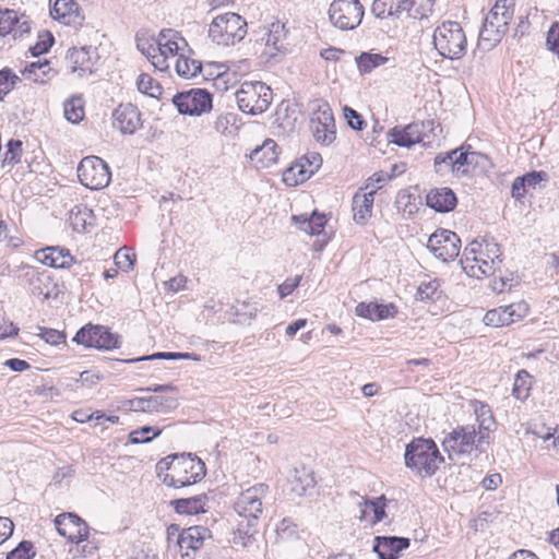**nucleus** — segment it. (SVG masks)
<instances>
[{"instance_id":"nucleus-1","label":"nucleus","mask_w":559,"mask_h":559,"mask_svg":"<svg viewBox=\"0 0 559 559\" xmlns=\"http://www.w3.org/2000/svg\"><path fill=\"white\" fill-rule=\"evenodd\" d=\"M157 477L164 485L183 488L202 480L206 474L204 462L191 453L173 454L156 464Z\"/></svg>"},{"instance_id":"nucleus-2","label":"nucleus","mask_w":559,"mask_h":559,"mask_svg":"<svg viewBox=\"0 0 559 559\" xmlns=\"http://www.w3.org/2000/svg\"><path fill=\"white\" fill-rule=\"evenodd\" d=\"M460 263L471 277L495 276L501 272L502 251L493 238L474 240L465 247Z\"/></svg>"},{"instance_id":"nucleus-3","label":"nucleus","mask_w":559,"mask_h":559,"mask_svg":"<svg viewBox=\"0 0 559 559\" xmlns=\"http://www.w3.org/2000/svg\"><path fill=\"white\" fill-rule=\"evenodd\" d=\"M404 459L406 467L424 477L432 476L444 461L435 441L424 438L406 445Z\"/></svg>"},{"instance_id":"nucleus-4","label":"nucleus","mask_w":559,"mask_h":559,"mask_svg":"<svg viewBox=\"0 0 559 559\" xmlns=\"http://www.w3.org/2000/svg\"><path fill=\"white\" fill-rule=\"evenodd\" d=\"M432 39L435 48L443 58L456 60L466 52V35L457 22L447 21L437 26Z\"/></svg>"},{"instance_id":"nucleus-5","label":"nucleus","mask_w":559,"mask_h":559,"mask_svg":"<svg viewBox=\"0 0 559 559\" xmlns=\"http://www.w3.org/2000/svg\"><path fill=\"white\" fill-rule=\"evenodd\" d=\"M246 35V20L234 12L215 16L209 25V37L219 46H234L241 41Z\"/></svg>"},{"instance_id":"nucleus-6","label":"nucleus","mask_w":559,"mask_h":559,"mask_svg":"<svg viewBox=\"0 0 559 559\" xmlns=\"http://www.w3.org/2000/svg\"><path fill=\"white\" fill-rule=\"evenodd\" d=\"M271 504L270 486L264 483L254 484L243 489L237 497L234 508L238 515L258 523L263 510Z\"/></svg>"},{"instance_id":"nucleus-7","label":"nucleus","mask_w":559,"mask_h":559,"mask_svg":"<svg viewBox=\"0 0 559 559\" xmlns=\"http://www.w3.org/2000/svg\"><path fill=\"white\" fill-rule=\"evenodd\" d=\"M187 45L186 39L174 29H162L156 39V45H148L147 59L152 66L160 71L169 70V58L178 57L181 45Z\"/></svg>"},{"instance_id":"nucleus-8","label":"nucleus","mask_w":559,"mask_h":559,"mask_svg":"<svg viewBox=\"0 0 559 559\" xmlns=\"http://www.w3.org/2000/svg\"><path fill=\"white\" fill-rule=\"evenodd\" d=\"M272 90L259 81H246L236 92V100L242 112L259 115L264 112L272 102Z\"/></svg>"},{"instance_id":"nucleus-9","label":"nucleus","mask_w":559,"mask_h":559,"mask_svg":"<svg viewBox=\"0 0 559 559\" xmlns=\"http://www.w3.org/2000/svg\"><path fill=\"white\" fill-rule=\"evenodd\" d=\"M450 167L459 176L475 173L478 168L485 170L489 164L488 157L478 152H464L454 150L445 154H439L435 158V166L441 171V166Z\"/></svg>"},{"instance_id":"nucleus-10","label":"nucleus","mask_w":559,"mask_h":559,"mask_svg":"<svg viewBox=\"0 0 559 559\" xmlns=\"http://www.w3.org/2000/svg\"><path fill=\"white\" fill-rule=\"evenodd\" d=\"M512 16L513 10L502 9L496 4L493 5L486 15L479 32V43L484 45L485 49H491L501 41L508 31Z\"/></svg>"},{"instance_id":"nucleus-11","label":"nucleus","mask_w":559,"mask_h":559,"mask_svg":"<svg viewBox=\"0 0 559 559\" xmlns=\"http://www.w3.org/2000/svg\"><path fill=\"white\" fill-rule=\"evenodd\" d=\"M478 432L475 425L460 426L453 429L442 441V448L451 461L469 454L478 445Z\"/></svg>"},{"instance_id":"nucleus-12","label":"nucleus","mask_w":559,"mask_h":559,"mask_svg":"<svg viewBox=\"0 0 559 559\" xmlns=\"http://www.w3.org/2000/svg\"><path fill=\"white\" fill-rule=\"evenodd\" d=\"M78 177L86 188L98 190L109 185L111 175L108 165L102 158L87 156L78 166Z\"/></svg>"},{"instance_id":"nucleus-13","label":"nucleus","mask_w":559,"mask_h":559,"mask_svg":"<svg viewBox=\"0 0 559 559\" xmlns=\"http://www.w3.org/2000/svg\"><path fill=\"white\" fill-rule=\"evenodd\" d=\"M362 16L364 7L358 0H334L329 8V19L340 29L357 27Z\"/></svg>"},{"instance_id":"nucleus-14","label":"nucleus","mask_w":559,"mask_h":559,"mask_svg":"<svg viewBox=\"0 0 559 559\" xmlns=\"http://www.w3.org/2000/svg\"><path fill=\"white\" fill-rule=\"evenodd\" d=\"M174 105L183 115L200 116L212 108V95L202 88H193L174 96Z\"/></svg>"},{"instance_id":"nucleus-15","label":"nucleus","mask_w":559,"mask_h":559,"mask_svg":"<svg viewBox=\"0 0 559 559\" xmlns=\"http://www.w3.org/2000/svg\"><path fill=\"white\" fill-rule=\"evenodd\" d=\"M73 341L86 347L98 349L118 348L120 344L118 335L110 333L105 326L92 324L81 328Z\"/></svg>"},{"instance_id":"nucleus-16","label":"nucleus","mask_w":559,"mask_h":559,"mask_svg":"<svg viewBox=\"0 0 559 559\" xmlns=\"http://www.w3.org/2000/svg\"><path fill=\"white\" fill-rule=\"evenodd\" d=\"M427 248L436 258L447 262L459 255L461 240L455 233L439 229L428 238Z\"/></svg>"},{"instance_id":"nucleus-17","label":"nucleus","mask_w":559,"mask_h":559,"mask_svg":"<svg viewBox=\"0 0 559 559\" xmlns=\"http://www.w3.org/2000/svg\"><path fill=\"white\" fill-rule=\"evenodd\" d=\"M310 130L316 141L322 145H329L335 140V120L332 109L328 105L320 106L312 114Z\"/></svg>"},{"instance_id":"nucleus-18","label":"nucleus","mask_w":559,"mask_h":559,"mask_svg":"<svg viewBox=\"0 0 559 559\" xmlns=\"http://www.w3.org/2000/svg\"><path fill=\"white\" fill-rule=\"evenodd\" d=\"M98 59L97 49L92 46L73 47L68 50L66 56L70 72L78 73L81 78L90 75L95 71Z\"/></svg>"},{"instance_id":"nucleus-19","label":"nucleus","mask_w":559,"mask_h":559,"mask_svg":"<svg viewBox=\"0 0 559 559\" xmlns=\"http://www.w3.org/2000/svg\"><path fill=\"white\" fill-rule=\"evenodd\" d=\"M321 165V155L317 152H309L284 173V181L290 186L301 183L309 179Z\"/></svg>"},{"instance_id":"nucleus-20","label":"nucleus","mask_w":559,"mask_h":559,"mask_svg":"<svg viewBox=\"0 0 559 559\" xmlns=\"http://www.w3.org/2000/svg\"><path fill=\"white\" fill-rule=\"evenodd\" d=\"M528 309V305L525 301L498 307L486 312L484 322L486 325L495 328L510 325L524 318Z\"/></svg>"},{"instance_id":"nucleus-21","label":"nucleus","mask_w":559,"mask_h":559,"mask_svg":"<svg viewBox=\"0 0 559 559\" xmlns=\"http://www.w3.org/2000/svg\"><path fill=\"white\" fill-rule=\"evenodd\" d=\"M58 533L69 542L79 545L88 537L90 528L84 520L74 513H62L55 519Z\"/></svg>"},{"instance_id":"nucleus-22","label":"nucleus","mask_w":559,"mask_h":559,"mask_svg":"<svg viewBox=\"0 0 559 559\" xmlns=\"http://www.w3.org/2000/svg\"><path fill=\"white\" fill-rule=\"evenodd\" d=\"M287 31L285 25L280 21H274L267 25H264L260 29L259 39L264 43V50L262 55L269 59L275 58L280 52L285 49V40Z\"/></svg>"},{"instance_id":"nucleus-23","label":"nucleus","mask_w":559,"mask_h":559,"mask_svg":"<svg viewBox=\"0 0 559 559\" xmlns=\"http://www.w3.org/2000/svg\"><path fill=\"white\" fill-rule=\"evenodd\" d=\"M31 32V20L27 15L14 10L0 11V36L22 39Z\"/></svg>"},{"instance_id":"nucleus-24","label":"nucleus","mask_w":559,"mask_h":559,"mask_svg":"<svg viewBox=\"0 0 559 559\" xmlns=\"http://www.w3.org/2000/svg\"><path fill=\"white\" fill-rule=\"evenodd\" d=\"M112 119L114 127L122 134H133L142 127L141 114L130 103L119 105L112 112Z\"/></svg>"},{"instance_id":"nucleus-25","label":"nucleus","mask_w":559,"mask_h":559,"mask_svg":"<svg viewBox=\"0 0 559 559\" xmlns=\"http://www.w3.org/2000/svg\"><path fill=\"white\" fill-rule=\"evenodd\" d=\"M207 532L203 526H191L179 534L177 545L182 559H194L193 554L202 547Z\"/></svg>"},{"instance_id":"nucleus-26","label":"nucleus","mask_w":559,"mask_h":559,"mask_svg":"<svg viewBox=\"0 0 559 559\" xmlns=\"http://www.w3.org/2000/svg\"><path fill=\"white\" fill-rule=\"evenodd\" d=\"M50 15L68 26H81L84 22V15L74 0H56L50 10Z\"/></svg>"},{"instance_id":"nucleus-27","label":"nucleus","mask_w":559,"mask_h":559,"mask_svg":"<svg viewBox=\"0 0 559 559\" xmlns=\"http://www.w3.org/2000/svg\"><path fill=\"white\" fill-rule=\"evenodd\" d=\"M409 539L396 536H378L374 538L373 551L379 559H396L400 551L409 547Z\"/></svg>"},{"instance_id":"nucleus-28","label":"nucleus","mask_w":559,"mask_h":559,"mask_svg":"<svg viewBox=\"0 0 559 559\" xmlns=\"http://www.w3.org/2000/svg\"><path fill=\"white\" fill-rule=\"evenodd\" d=\"M36 258L41 263L55 269L70 267L74 260L70 251L61 247H47L38 250Z\"/></svg>"},{"instance_id":"nucleus-29","label":"nucleus","mask_w":559,"mask_h":559,"mask_svg":"<svg viewBox=\"0 0 559 559\" xmlns=\"http://www.w3.org/2000/svg\"><path fill=\"white\" fill-rule=\"evenodd\" d=\"M429 207L440 213L451 212L457 203L455 193L448 187L435 188L426 195Z\"/></svg>"},{"instance_id":"nucleus-30","label":"nucleus","mask_w":559,"mask_h":559,"mask_svg":"<svg viewBox=\"0 0 559 559\" xmlns=\"http://www.w3.org/2000/svg\"><path fill=\"white\" fill-rule=\"evenodd\" d=\"M26 276L28 277L32 295L49 299L55 294L56 285L47 272H38L32 269L26 273Z\"/></svg>"},{"instance_id":"nucleus-31","label":"nucleus","mask_w":559,"mask_h":559,"mask_svg":"<svg viewBox=\"0 0 559 559\" xmlns=\"http://www.w3.org/2000/svg\"><path fill=\"white\" fill-rule=\"evenodd\" d=\"M376 190L369 192H357L353 197L354 221L357 224H365L372 214Z\"/></svg>"},{"instance_id":"nucleus-32","label":"nucleus","mask_w":559,"mask_h":559,"mask_svg":"<svg viewBox=\"0 0 559 559\" xmlns=\"http://www.w3.org/2000/svg\"><path fill=\"white\" fill-rule=\"evenodd\" d=\"M423 132L418 123H411L403 129L393 128L390 131V142L404 147H409L421 142Z\"/></svg>"},{"instance_id":"nucleus-33","label":"nucleus","mask_w":559,"mask_h":559,"mask_svg":"<svg viewBox=\"0 0 559 559\" xmlns=\"http://www.w3.org/2000/svg\"><path fill=\"white\" fill-rule=\"evenodd\" d=\"M209 498L205 493H200L190 498H181L170 501L175 511L179 514L193 515L206 512Z\"/></svg>"},{"instance_id":"nucleus-34","label":"nucleus","mask_w":559,"mask_h":559,"mask_svg":"<svg viewBox=\"0 0 559 559\" xmlns=\"http://www.w3.org/2000/svg\"><path fill=\"white\" fill-rule=\"evenodd\" d=\"M139 402L138 412L142 413H166L177 407V400L159 395L136 397Z\"/></svg>"},{"instance_id":"nucleus-35","label":"nucleus","mask_w":559,"mask_h":559,"mask_svg":"<svg viewBox=\"0 0 559 559\" xmlns=\"http://www.w3.org/2000/svg\"><path fill=\"white\" fill-rule=\"evenodd\" d=\"M69 223L74 231L87 233L95 225V215L86 205H76L70 212Z\"/></svg>"},{"instance_id":"nucleus-36","label":"nucleus","mask_w":559,"mask_h":559,"mask_svg":"<svg viewBox=\"0 0 559 559\" xmlns=\"http://www.w3.org/2000/svg\"><path fill=\"white\" fill-rule=\"evenodd\" d=\"M406 0H373L372 14L378 19H400L405 14Z\"/></svg>"},{"instance_id":"nucleus-37","label":"nucleus","mask_w":559,"mask_h":559,"mask_svg":"<svg viewBox=\"0 0 559 559\" xmlns=\"http://www.w3.org/2000/svg\"><path fill=\"white\" fill-rule=\"evenodd\" d=\"M475 415L478 426V443H487L489 432L495 428V418L492 412L486 404H477L475 407Z\"/></svg>"},{"instance_id":"nucleus-38","label":"nucleus","mask_w":559,"mask_h":559,"mask_svg":"<svg viewBox=\"0 0 559 559\" xmlns=\"http://www.w3.org/2000/svg\"><path fill=\"white\" fill-rule=\"evenodd\" d=\"M277 147L274 140L266 139L261 146L255 147L250 153V159L260 165V167H269L276 163L278 158Z\"/></svg>"},{"instance_id":"nucleus-39","label":"nucleus","mask_w":559,"mask_h":559,"mask_svg":"<svg viewBox=\"0 0 559 559\" xmlns=\"http://www.w3.org/2000/svg\"><path fill=\"white\" fill-rule=\"evenodd\" d=\"M23 75L29 81L44 84L56 75V71L48 61L33 62L24 69Z\"/></svg>"},{"instance_id":"nucleus-40","label":"nucleus","mask_w":559,"mask_h":559,"mask_svg":"<svg viewBox=\"0 0 559 559\" xmlns=\"http://www.w3.org/2000/svg\"><path fill=\"white\" fill-rule=\"evenodd\" d=\"M544 175L542 171H532L515 178L512 183V197L516 200L523 198L528 189H534L543 180Z\"/></svg>"},{"instance_id":"nucleus-41","label":"nucleus","mask_w":559,"mask_h":559,"mask_svg":"<svg viewBox=\"0 0 559 559\" xmlns=\"http://www.w3.org/2000/svg\"><path fill=\"white\" fill-rule=\"evenodd\" d=\"M293 219L299 224V228L311 235H320L326 224L325 215L313 213L309 218L307 216H293Z\"/></svg>"},{"instance_id":"nucleus-42","label":"nucleus","mask_w":559,"mask_h":559,"mask_svg":"<svg viewBox=\"0 0 559 559\" xmlns=\"http://www.w3.org/2000/svg\"><path fill=\"white\" fill-rule=\"evenodd\" d=\"M316 485L312 473L307 471L305 467L295 468L294 475L290 479L292 490L298 496H302L310 488Z\"/></svg>"},{"instance_id":"nucleus-43","label":"nucleus","mask_w":559,"mask_h":559,"mask_svg":"<svg viewBox=\"0 0 559 559\" xmlns=\"http://www.w3.org/2000/svg\"><path fill=\"white\" fill-rule=\"evenodd\" d=\"M355 60L359 72L361 74H368L376 68L385 64L389 58L381 53L361 52Z\"/></svg>"},{"instance_id":"nucleus-44","label":"nucleus","mask_w":559,"mask_h":559,"mask_svg":"<svg viewBox=\"0 0 559 559\" xmlns=\"http://www.w3.org/2000/svg\"><path fill=\"white\" fill-rule=\"evenodd\" d=\"M175 69L179 76L191 79L201 72L202 63L197 59H191L183 55H179L176 59Z\"/></svg>"},{"instance_id":"nucleus-45","label":"nucleus","mask_w":559,"mask_h":559,"mask_svg":"<svg viewBox=\"0 0 559 559\" xmlns=\"http://www.w3.org/2000/svg\"><path fill=\"white\" fill-rule=\"evenodd\" d=\"M64 118L71 123H79L84 118L83 99L80 96H72L63 104Z\"/></svg>"},{"instance_id":"nucleus-46","label":"nucleus","mask_w":559,"mask_h":559,"mask_svg":"<svg viewBox=\"0 0 559 559\" xmlns=\"http://www.w3.org/2000/svg\"><path fill=\"white\" fill-rule=\"evenodd\" d=\"M532 377L526 370L522 369L515 376L512 395L516 400L525 401L530 395Z\"/></svg>"},{"instance_id":"nucleus-47","label":"nucleus","mask_w":559,"mask_h":559,"mask_svg":"<svg viewBox=\"0 0 559 559\" xmlns=\"http://www.w3.org/2000/svg\"><path fill=\"white\" fill-rule=\"evenodd\" d=\"M433 0H406L405 14L415 19L428 17L432 13Z\"/></svg>"},{"instance_id":"nucleus-48","label":"nucleus","mask_w":559,"mask_h":559,"mask_svg":"<svg viewBox=\"0 0 559 559\" xmlns=\"http://www.w3.org/2000/svg\"><path fill=\"white\" fill-rule=\"evenodd\" d=\"M257 525L258 523H251L249 520L246 525L240 523L234 533V543L242 547L250 546L255 540Z\"/></svg>"},{"instance_id":"nucleus-49","label":"nucleus","mask_w":559,"mask_h":559,"mask_svg":"<svg viewBox=\"0 0 559 559\" xmlns=\"http://www.w3.org/2000/svg\"><path fill=\"white\" fill-rule=\"evenodd\" d=\"M162 433V429L154 426H143L129 433V441L133 444L148 443Z\"/></svg>"},{"instance_id":"nucleus-50","label":"nucleus","mask_w":559,"mask_h":559,"mask_svg":"<svg viewBox=\"0 0 559 559\" xmlns=\"http://www.w3.org/2000/svg\"><path fill=\"white\" fill-rule=\"evenodd\" d=\"M138 90L151 97H158L162 93V87L157 81L146 73L139 75L136 80Z\"/></svg>"},{"instance_id":"nucleus-51","label":"nucleus","mask_w":559,"mask_h":559,"mask_svg":"<svg viewBox=\"0 0 559 559\" xmlns=\"http://www.w3.org/2000/svg\"><path fill=\"white\" fill-rule=\"evenodd\" d=\"M20 78L9 68L0 70V102L20 82Z\"/></svg>"},{"instance_id":"nucleus-52","label":"nucleus","mask_w":559,"mask_h":559,"mask_svg":"<svg viewBox=\"0 0 559 559\" xmlns=\"http://www.w3.org/2000/svg\"><path fill=\"white\" fill-rule=\"evenodd\" d=\"M22 146L23 143L21 140H10L7 144L3 163L9 165L19 164L23 152Z\"/></svg>"},{"instance_id":"nucleus-53","label":"nucleus","mask_w":559,"mask_h":559,"mask_svg":"<svg viewBox=\"0 0 559 559\" xmlns=\"http://www.w3.org/2000/svg\"><path fill=\"white\" fill-rule=\"evenodd\" d=\"M35 550L32 542L22 540L13 550L8 552L7 559H33Z\"/></svg>"},{"instance_id":"nucleus-54","label":"nucleus","mask_w":559,"mask_h":559,"mask_svg":"<svg viewBox=\"0 0 559 559\" xmlns=\"http://www.w3.org/2000/svg\"><path fill=\"white\" fill-rule=\"evenodd\" d=\"M114 260H115L116 266L119 270H121L123 272H128L133 266V263L135 260V254L130 252L128 249L122 248V249H119L115 253Z\"/></svg>"},{"instance_id":"nucleus-55","label":"nucleus","mask_w":559,"mask_h":559,"mask_svg":"<svg viewBox=\"0 0 559 559\" xmlns=\"http://www.w3.org/2000/svg\"><path fill=\"white\" fill-rule=\"evenodd\" d=\"M53 41L55 39L51 33L43 32L38 35V41L34 46L29 47V51L34 57L46 53L52 46Z\"/></svg>"},{"instance_id":"nucleus-56","label":"nucleus","mask_w":559,"mask_h":559,"mask_svg":"<svg viewBox=\"0 0 559 559\" xmlns=\"http://www.w3.org/2000/svg\"><path fill=\"white\" fill-rule=\"evenodd\" d=\"M237 122V115L233 112H226L219 115L215 122L214 128L215 130L221 134H227L230 133V128L234 127Z\"/></svg>"},{"instance_id":"nucleus-57","label":"nucleus","mask_w":559,"mask_h":559,"mask_svg":"<svg viewBox=\"0 0 559 559\" xmlns=\"http://www.w3.org/2000/svg\"><path fill=\"white\" fill-rule=\"evenodd\" d=\"M385 497L381 496L371 500L370 511H372V518L370 519L371 524H376L382 521L385 516Z\"/></svg>"},{"instance_id":"nucleus-58","label":"nucleus","mask_w":559,"mask_h":559,"mask_svg":"<svg viewBox=\"0 0 559 559\" xmlns=\"http://www.w3.org/2000/svg\"><path fill=\"white\" fill-rule=\"evenodd\" d=\"M344 117L347 120L348 126L354 130H362L365 127V121L362 117L353 108L345 106L344 107Z\"/></svg>"},{"instance_id":"nucleus-59","label":"nucleus","mask_w":559,"mask_h":559,"mask_svg":"<svg viewBox=\"0 0 559 559\" xmlns=\"http://www.w3.org/2000/svg\"><path fill=\"white\" fill-rule=\"evenodd\" d=\"M377 304L360 302L356 306L355 312L358 317L376 321Z\"/></svg>"},{"instance_id":"nucleus-60","label":"nucleus","mask_w":559,"mask_h":559,"mask_svg":"<svg viewBox=\"0 0 559 559\" xmlns=\"http://www.w3.org/2000/svg\"><path fill=\"white\" fill-rule=\"evenodd\" d=\"M301 276L297 275L293 278H287L283 284L278 286V294L281 298H285L290 295L299 285Z\"/></svg>"},{"instance_id":"nucleus-61","label":"nucleus","mask_w":559,"mask_h":559,"mask_svg":"<svg viewBox=\"0 0 559 559\" xmlns=\"http://www.w3.org/2000/svg\"><path fill=\"white\" fill-rule=\"evenodd\" d=\"M438 283L436 281H431L428 283H421L418 287L417 295L421 300L431 299L433 295L437 293Z\"/></svg>"},{"instance_id":"nucleus-62","label":"nucleus","mask_w":559,"mask_h":559,"mask_svg":"<svg viewBox=\"0 0 559 559\" xmlns=\"http://www.w3.org/2000/svg\"><path fill=\"white\" fill-rule=\"evenodd\" d=\"M391 177L383 173H376L370 178H368L365 189L376 190L384 185Z\"/></svg>"},{"instance_id":"nucleus-63","label":"nucleus","mask_w":559,"mask_h":559,"mask_svg":"<svg viewBox=\"0 0 559 559\" xmlns=\"http://www.w3.org/2000/svg\"><path fill=\"white\" fill-rule=\"evenodd\" d=\"M396 314V307L393 304H377L376 320L393 318Z\"/></svg>"},{"instance_id":"nucleus-64","label":"nucleus","mask_w":559,"mask_h":559,"mask_svg":"<svg viewBox=\"0 0 559 559\" xmlns=\"http://www.w3.org/2000/svg\"><path fill=\"white\" fill-rule=\"evenodd\" d=\"M13 522L9 518L0 516V544L5 542L13 533Z\"/></svg>"}]
</instances>
